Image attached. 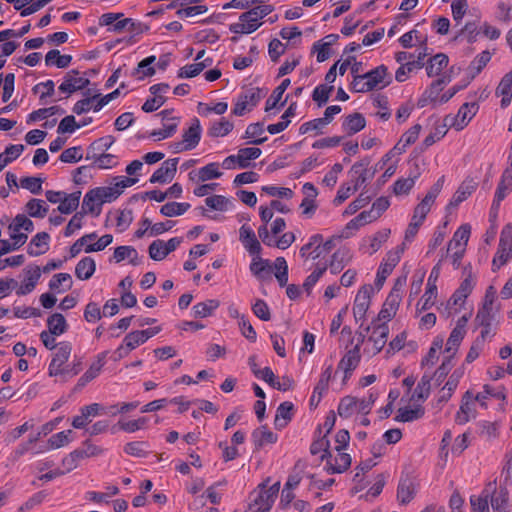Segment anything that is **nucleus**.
<instances>
[{
    "mask_svg": "<svg viewBox=\"0 0 512 512\" xmlns=\"http://www.w3.org/2000/svg\"><path fill=\"white\" fill-rule=\"evenodd\" d=\"M366 125L365 118L360 113H353L348 115L342 124V128L349 135L361 131Z\"/></svg>",
    "mask_w": 512,
    "mask_h": 512,
    "instance_id": "nucleus-32",
    "label": "nucleus"
},
{
    "mask_svg": "<svg viewBox=\"0 0 512 512\" xmlns=\"http://www.w3.org/2000/svg\"><path fill=\"white\" fill-rule=\"evenodd\" d=\"M496 489V482H490L486 485L479 496H471L470 503L473 512H490L489 497Z\"/></svg>",
    "mask_w": 512,
    "mask_h": 512,
    "instance_id": "nucleus-16",
    "label": "nucleus"
},
{
    "mask_svg": "<svg viewBox=\"0 0 512 512\" xmlns=\"http://www.w3.org/2000/svg\"><path fill=\"white\" fill-rule=\"evenodd\" d=\"M401 299L402 295L397 293V290L395 292H390L378 314V320L389 321L392 319L398 311Z\"/></svg>",
    "mask_w": 512,
    "mask_h": 512,
    "instance_id": "nucleus-18",
    "label": "nucleus"
},
{
    "mask_svg": "<svg viewBox=\"0 0 512 512\" xmlns=\"http://www.w3.org/2000/svg\"><path fill=\"white\" fill-rule=\"evenodd\" d=\"M512 190V181L501 177V181L498 184V187L495 192V198L492 204V208L497 209L500 205V202L507 196V194Z\"/></svg>",
    "mask_w": 512,
    "mask_h": 512,
    "instance_id": "nucleus-54",
    "label": "nucleus"
},
{
    "mask_svg": "<svg viewBox=\"0 0 512 512\" xmlns=\"http://www.w3.org/2000/svg\"><path fill=\"white\" fill-rule=\"evenodd\" d=\"M80 196V191L73 192L71 194L65 193V196H63L57 210L62 214L72 213L79 205Z\"/></svg>",
    "mask_w": 512,
    "mask_h": 512,
    "instance_id": "nucleus-38",
    "label": "nucleus"
},
{
    "mask_svg": "<svg viewBox=\"0 0 512 512\" xmlns=\"http://www.w3.org/2000/svg\"><path fill=\"white\" fill-rule=\"evenodd\" d=\"M189 208V203L169 202L161 207L160 212L166 217H174L184 214Z\"/></svg>",
    "mask_w": 512,
    "mask_h": 512,
    "instance_id": "nucleus-49",
    "label": "nucleus"
},
{
    "mask_svg": "<svg viewBox=\"0 0 512 512\" xmlns=\"http://www.w3.org/2000/svg\"><path fill=\"white\" fill-rule=\"evenodd\" d=\"M72 61L71 55H61L57 49L50 50L45 56V64L47 66L55 65L57 68H66Z\"/></svg>",
    "mask_w": 512,
    "mask_h": 512,
    "instance_id": "nucleus-37",
    "label": "nucleus"
},
{
    "mask_svg": "<svg viewBox=\"0 0 512 512\" xmlns=\"http://www.w3.org/2000/svg\"><path fill=\"white\" fill-rule=\"evenodd\" d=\"M403 251L404 243L402 244V246L397 247L395 250L389 251L387 253L386 259L384 260L383 263H381L378 269L375 282L376 286H378L379 288L382 287L386 278L392 273L395 266L399 263Z\"/></svg>",
    "mask_w": 512,
    "mask_h": 512,
    "instance_id": "nucleus-5",
    "label": "nucleus"
},
{
    "mask_svg": "<svg viewBox=\"0 0 512 512\" xmlns=\"http://www.w3.org/2000/svg\"><path fill=\"white\" fill-rule=\"evenodd\" d=\"M234 125L231 121L221 118L219 121L213 122L208 130V135L213 138L224 137L228 135Z\"/></svg>",
    "mask_w": 512,
    "mask_h": 512,
    "instance_id": "nucleus-40",
    "label": "nucleus"
},
{
    "mask_svg": "<svg viewBox=\"0 0 512 512\" xmlns=\"http://www.w3.org/2000/svg\"><path fill=\"white\" fill-rule=\"evenodd\" d=\"M41 276V270L38 266L26 271V278L17 290V295H26L32 292Z\"/></svg>",
    "mask_w": 512,
    "mask_h": 512,
    "instance_id": "nucleus-28",
    "label": "nucleus"
},
{
    "mask_svg": "<svg viewBox=\"0 0 512 512\" xmlns=\"http://www.w3.org/2000/svg\"><path fill=\"white\" fill-rule=\"evenodd\" d=\"M261 155V150L256 147L241 148L235 156L237 164L240 168L244 169L250 165V160H255Z\"/></svg>",
    "mask_w": 512,
    "mask_h": 512,
    "instance_id": "nucleus-39",
    "label": "nucleus"
},
{
    "mask_svg": "<svg viewBox=\"0 0 512 512\" xmlns=\"http://www.w3.org/2000/svg\"><path fill=\"white\" fill-rule=\"evenodd\" d=\"M477 183L472 178L465 179L457 191L453 195L452 200L450 201L448 207H457L460 203L465 201L476 189Z\"/></svg>",
    "mask_w": 512,
    "mask_h": 512,
    "instance_id": "nucleus-23",
    "label": "nucleus"
},
{
    "mask_svg": "<svg viewBox=\"0 0 512 512\" xmlns=\"http://www.w3.org/2000/svg\"><path fill=\"white\" fill-rule=\"evenodd\" d=\"M357 398L353 396H346L341 399L338 406V414L340 417L348 418L357 412Z\"/></svg>",
    "mask_w": 512,
    "mask_h": 512,
    "instance_id": "nucleus-51",
    "label": "nucleus"
},
{
    "mask_svg": "<svg viewBox=\"0 0 512 512\" xmlns=\"http://www.w3.org/2000/svg\"><path fill=\"white\" fill-rule=\"evenodd\" d=\"M95 193L97 194L98 200L101 204L106 202H112L119 197V192L114 188V186H104L94 188Z\"/></svg>",
    "mask_w": 512,
    "mask_h": 512,
    "instance_id": "nucleus-60",
    "label": "nucleus"
},
{
    "mask_svg": "<svg viewBox=\"0 0 512 512\" xmlns=\"http://www.w3.org/2000/svg\"><path fill=\"white\" fill-rule=\"evenodd\" d=\"M201 137V126L198 119H194L192 125L183 134V142L187 145L188 149L195 148Z\"/></svg>",
    "mask_w": 512,
    "mask_h": 512,
    "instance_id": "nucleus-34",
    "label": "nucleus"
},
{
    "mask_svg": "<svg viewBox=\"0 0 512 512\" xmlns=\"http://www.w3.org/2000/svg\"><path fill=\"white\" fill-rule=\"evenodd\" d=\"M221 176L222 172L219 171V164L215 162L207 164L198 171V180L201 182L217 179Z\"/></svg>",
    "mask_w": 512,
    "mask_h": 512,
    "instance_id": "nucleus-53",
    "label": "nucleus"
},
{
    "mask_svg": "<svg viewBox=\"0 0 512 512\" xmlns=\"http://www.w3.org/2000/svg\"><path fill=\"white\" fill-rule=\"evenodd\" d=\"M491 59L489 51H483L477 55L469 65V72L472 77L478 75Z\"/></svg>",
    "mask_w": 512,
    "mask_h": 512,
    "instance_id": "nucleus-56",
    "label": "nucleus"
},
{
    "mask_svg": "<svg viewBox=\"0 0 512 512\" xmlns=\"http://www.w3.org/2000/svg\"><path fill=\"white\" fill-rule=\"evenodd\" d=\"M431 377L428 375H424L419 383L417 384L413 394L412 400H425L430 393L431 388Z\"/></svg>",
    "mask_w": 512,
    "mask_h": 512,
    "instance_id": "nucleus-57",
    "label": "nucleus"
},
{
    "mask_svg": "<svg viewBox=\"0 0 512 512\" xmlns=\"http://www.w3.org/2000/svg\"><path fill=\"white\" fill-rule=\"evenodd\" d=\"M360 362L359 344H356L354 348L347 351V353L340 360L338 369L344 371V381L351 376V373Z\"/></svg>",
    "mask_w": 512,
    "mask_h": 512,
    "instance_id": "nucleus-17",
    "label": "nucleus"
},
{
    "mask_svg": "<svg viewBox=\"0 0 512 512\" xmlns=\"http://www.w3.org/2000/svg\"><path fill=\"white\" fill-rule=\"evenodd\" d=\"M264 96L260 88L254 87L242 92L235 103L233 114L243 116L247 111H251Z\"/></svg>",
    "mask_w": 512,
    "mask_h": 512,
    "instance_id": "nucleus-4",
    "label": "nucleus"
},
{
    "mask_svg": "<svg viewBox=\"0 0 512 512\" xmlns=\"http://www.w3.org/2000/svg\"><path fill=\"white\" fill-rule=\"evenodd\" d=\"M145 342L146 339L141 330L128 333L123 339V343L127 349L126 354H129L132 350Z\"/></svg>",
    "mask_w": 512,
    "mask_h": 512,
    "instance_id": "nucleus-52",
    "label": "nucleus"
},
{
    "mask_svg": "<svg viewBox=\"0 0 512 512\" xmlns=\"http://www.w3.org/2000/svg\"><path fill=\"white\" fill-rule=\"evenodd\" d=\"M128 258L129 262L137 266L141 263V259L138 255V252L136 249L132 246H119L115 248L113 253V259L115 262L119 263L123 261L124 259Z\"/></svg>",
    "mask_w": 512,
    "mask_h": 512,
    "instance_id": "nucleus-29",
    "label": "nucleus"
},
{
    "mask_svg": "<svg viewBox=\"0 0 512 512\" xmlns=\"http://www.w3.org/2000/svg\"><path fill=\"white\" fill-rule=\"evenodd\" d=\"M465 278L461 282L458 289L453 293L449 300V304L452 305H462L465 299L471 294L474 286L475 280L472 274L471 269L465 267L464 269Z\"/></svg>",
    "mask_w": 512,
    "mask_h": 512,
    "instance_id": "nucleus-9",
    "label": "nucleus"
},
{
    "mask_svg": "<svg viewBox=\"0 0 512 512\" xmlns=\"http://www.w3.org/2000/svg\"><path fill=\"white\" fill-rule=\"evenodd\" d=\"M89 83L88 78L80 76L79 71L73 69L65 74L63 82L59 85L58 89L67 96H70L74 92L86 88Z\"/></svg>",
    "mask_w": 512,
    "mask_h": 512,
    "instance_id": "nucleus-7",
    "label": "nucleus"
},
{
    "mask_svg": "<svg viewBox=\"0 0 512 512\" xmlns=\"http://www.w3.org/2000/svg\"><path fill=\"white\" fill-rule=\"evenodd\" d=\"M497 312L498 309L494 310V308L481 307L476 314L475 322L478 326L495 324Z\"/></svg>",
    "mask_w": 512,
    "mask_h": 512,
    "instance_id": "nucleus-55",
    "label": "nucleus"
},
{
    "mask_svg": "<svg viewBox=\"0 0 512 512\" xmlns=\"http://www.w3.org/2000/svg\"><path fill=\"white\" fill-rule=\"evenodd\" d=\"M475 395L468 390L462 397L461 405L459 411L456 413L455 421L458 424H465L470 419L476 417V409H475Z\"/></svg>",
    "mask_w": 512,
    "mask_h": 512,
    "instance_id": "nucleus-10",
    "label": "nucleus"
},
{
    "mask_svg": "<svg viewBox=\"0 0 512 512\" xmlns=\"http://www.w3.org/2000/svg\"><path fill=\"white\" fill-rule=\"evenodd\" d=\"M438 276H439V268H438V266H435L432 269L431 274L428 278L426 291H425L424 295L422 296L420 302L418 303V305H421V308H420L421 311L428 310L435 303V300L437 297L436 280H437Z\"/></svg>",
    "mask_w": 512,
    "mask_h": 512,
    "instance_id": "nucleus-11",
    "label": "nucleus"
},
{
    "mask_svg": "<svg viewBox=\"0 0 512 512\" xmlns=\"http://www.w3.org/2000/svg\"><path fill=\"white\" fill-rule=\"evenodd\" d=\"M424 415V408L420 405L414 408H401L398 411L396 420L401 422H411L420 419Z\"/></svg>",
    "mask_w": 512,
    "mask_h": 512,
    "instance_id": "nucleus-47",
    "label": "nucleus"
},
{
    "mask_svg": "<svg viewBox=\"0 0 512 512\" xmlns=\"http://www.w3.org/2000/svg\"><path fill=\"white\" fill-rule=\"evenodd\" d=\"M471 233L469 224L461 225L454 233L453 238L450 240L447 248V253L453 249L465 250Z\"/></svg>",
    "mask_w": 512,
    "mask_h": 512,
    "instance_id": "nucleus-24",
    "label": "nucleus"
},
{
    "mask_svg": "<svg viewBox=\"0 0 512 512\" xmlns=\"http://www.w3.org/2000/svg\"><path fill=\"white\" fill-rule=\"evenodd\" d=\"M421 128L420 124H415L402 135L400 142L395 146V149H399V154L404 152L407 146L413 144L418 139Z\"/></svg>",
    "mask_w": 512,
    "mask_h": 512,
    "instance_id": "nucleus-44",
    "label": "nucleus"
},
{
    "mask_svg": "<svg viewBox=\"0 0 512 512\" xmlns=\"http://www.w3.org/2000/svg\"><path fill=\"white\" fill-rule=\"evenodd\" d=\"M489 498L493 512H507L509 494L506 488H496Z\"/></svg>",
    "mask_w": 512,
    "mask_h": 512,
    "instance_id": "nucleus-27",
    "label": "nucleus"
},
{
    "mask_svg": "<svg viewBox=\"0 0 512 512\" xmlns=\"http://www.w3.org/2000/svg\"><path fill=\"white\" fill-rule=\"evenodd\" d=\"M206 205L214 210L226 211L231 201L222 195H213L205 199Z\"/></svg>",
    "mask_w": 512,
    "mask_h": 512,
    "instance_id": "nucleus-64",
    "label": "nucleus"
},
{
    "mask_svg": "<svg viewBox=\"0 0 512 512\" xmlns=\"http://www.w3.org/2000/svg\"><path fill=\"white\" fill-rule=\"evenodd\" d=\"M267 482L258 485V489L251 494L248 512H270L280 490V482L267 488Z\"/></svg>",
    "mask_w": 512,
    "mask_h": 512,
    "instance_id": "nucleus-1",
    "label": "nucleus"
},
{
    "mask_svg": "<svg viewBox=\"0 0 512 512\" xmlns=\"http://www.w3.org/2000/svg\"><path fill=\"white\" fill-rule=\"evenodd\" d=\"M72 345L69 342L58 343L57 349L53 354L51 362L48 367V374L51 377L65 375L66 362L71 356Z\"/></svg>",
    "mask_w": 512,
    "mask_h": 512,
    "instance_id": "nucleus-3",
    "label": "nucleus"
},
{
    "mask_svg": "<svg viewBox=\"0 0 512 512\" xmlns=\"http://www.w3.org/2000/svg\"><path fill=\"white\" fill-rule=\"evenodd\" d=\"M492 397H496L498 399H505V394L502 391L496 392L491 386L484 385L483 391L475 395V400L479 403V405L483 408H487L486 400Z\"/></svg>",
    "mask_w": 512,
    "mask_h": 512,
    "instance_id": "nucleus-58",
    "label": "nucleus"
},
{
    "mask_svg": "<svg viewBox=\"0 0 512 512\" xmlns=\"http://www.w3.org/2000/svg\"><path fill=\"white\" fill-rule=\"evenodd\" d=\"M326 466L325 469L328 473H342L346 471L351 465V457L349 454L344 453L343 451L338 452V455L333 458H326Z\"/></svg>",
    "mask_w": 512,
    "mask_h": 512,
    "instance_id": "nucleus-21",
    "label": "nucleus"
},
{
    "mask_svg": "<svg viewBox=\"0 0 512 512\" xmlns=\"http://www.w3.org/2000/svg\"><path fill=\"white\" fill-rule=\"evenodd\" d=\"M293 404L291 402L281 403L276 411L274 424L276 428L282 429L292 419Z\"/></svg>",
    "mask_w": 512,
    "mask_h": 512,
    "instance_id": "nucleus-33",
    "label": "nucleus"
},
{
    "mask_svg": "<svg viewBox=\"0 0 512 512\" xmlns=\"http://www.w3.org/2000/svg\"><path fill=\"white\" fill-rule=\"evenodd\" d=\"M322 241L323 237L321 234L311 236L308 243L301 247L300 256L306 260H316L320 258L325 253L322 247Z\"/></svg>",
    "mask_w": 512,
    "mask_h": 512,
    "instance_id": "nucleus-15",
    "label": "nucleus"
},
{
    "mask_svg": "<svg viewBox=\"0 0 512 512\" xmlns=\"http://www.w3.org/2000/svg\"><path fill=\"white\" fill-rule=\"evenodd\" d=\"M373 105L379 109V111L376 113V115L386 121L391 117V112L388 107V99L384 95H377L373 99Z\"/></svg>",
    "mask_w": 512,
    "mask_h": 512,
    "instance_id": "nucleus-63",
    "label": "nucleus"
},
{
    "mask_svg": "<svg viewBox=\"0 0 512 512\" xmlns=\"http://www.w3.org/2000/svg\"><path fill=\"white\" fill-rule=\"evenodd\" d=\"M101 205L102 204L98 200L94 189H91L85 194L82 203V209L84 213H95V215H99L101 212Z\"/></svg>",
    "mask_w": 512,
    "mask_h": 512,
    "instance_id": "nucleus-43",
    "label": "nucleus"
},
{
    "mask_svg": "<svg viewBox=\"0 0 512 512\" xmlns=\"http://www.w3.org/2000/svg\"><path fill=\"white\" fill-rule=\"evenodd\" d=\"M449 59L446 54L439 53L430 58L426 67L427 75L429 77L437 76L448 65Z\"/></svg>",
    "mask_w": 512,
    "mask_h": 512,
    "instance_id": "nucleus-36",
    "label": "nucleus"
},
{
    "mask_svg": "<svg viewBox=\"0 0 512 512\" xmlns=\"http://www.w3.org/2000/svg\"><path fill=\"white\" fill-rule=\"evenodd\" d=\"M239 240L250 255H260L262 247L251 227L248 225L240 227Z\"/></svg>",
    "mask_w": 512,
    "mask_h": 512,
    "instance_id": "nucleus-14",
    "label": "nucleus"
},
{
    "mask_svg": "<svg viewBox=\"0 0 512 512\" xmlns=\"http://www.w3.org/2000/svg\"><path fill=\"white\" fill-rule=\"evenodd\" d=\"M461 326L462 325H460L459 327H455L447 340L445 353L449 358L454 357L459 345L461 344L465 336L466 330H462Z\"/></svg>",
    "mask_w": 512,
    "mask_h": 512,
    "instance_id": "nucleus-31",
    "label": "nucleus"
},
{
    "mask_svg": "<svg viewBox=\"0 0 512 512\" xmlns=\"http://www.w3.org/2000/svg\"><path fill=\"white\" fill-rule=\"evenodd\" d=\"M96 270V263L91 257L82 258L75 267V275L80 280L90 279Z\"/></svg>",
    "mask_w": 512,
    "mask_h": 512,
    "instance_id": "nucleus-30",
    "label": "nucleus"
},
{
    "mask_svg": "<svg viewBox=\"0 0 512 512\" xmlns=\"http://www.w3.org/2000/svg\"><path fill=\"white\" fill-rule=\"evenodd\" d=\"M261 26L260 19L254 10L250 9L239 16V21L230 25V31L235 34H250Z\"/></svg>",
    "mask_w": 512,
    "mask_h": 512,
    "instance_id": "nucleus-6",
    "label": "nucleus"
},
{
    "mask_svg": "<svg viewBox=\"0 0 512 512\" xmlns=\"http://www.w3.org/2000/svg\"><path fill=\"white\" fill-rule=\"evenodd\" d=\"M330 442L327 439L326 435L319 436L318 439L314 440L310 446V452L313 455H316L323 451L321 455V460H325L326 458H331V452L329 451Z\"/></svg>",
    "mask_w": 512,
    "mask_h": 512,
    "instance_id": "nucleus-50",
    "label": "nucleus"
},
{
    "mask_svg": "<svg viewBox=\"0 0 512 512\" xmlns=\"http://www.w3.org/2000/svg\"><path fill=\"white\" fill-rule=\"evenodd\" d=\"M389 327L386 323L373 324V331L369 341L373 343V355L378 354L387 342Z\"/></svg>",
    "mask_w": 512,
    "mask_h": 512,
    "instance_id": "nucleus-20",
    "label": "nucleus"
},
{
    "mask_svg": "<svg viewBox=\"0 0 512 512\" xmlns=\"http://www.w3.org/2000/svg\"><path fill=\"white\" fill-rule=\"evenodd\" d=\"M390 233L391 231L388 228L376 232L371 238L369 253L373 254L377 252L381 248L382 244L388 240Z\"/></svg>",
    "mask_w": 512,
    "mask_h": 512,
    "instance_id": "nucleus-62",
    "label": "nucleus"
},
{
    "mask_svg": "<svg viewBox=\"0 0 512 512\" xmlns=\"http://www.w3.org/2000/svg\"><path fill=\"white\" fill-rule=\"evenodd\" d=\"M351 259V255L348 249H338L333 255L330 262V269L332 273L340 272L344 266Z\"/></svg>",
    "mask_w": 512,
    "mask_h": 512,
    "instance_id": "nucleus-41",
    "label": "nucleus"
},
{
    "mask_svg": "<svg viewBox=\"0 0 512 512\" xmlns=\"http://www.w3.org/2000/svg\"><path fill=\"white\" fill-rule=\"evenodd\" d=\"M478 110L476 103H464L456 115H447L444 118L446 127L454 128L456 131L463 130Z\"/></svg>",
    "mask_w": 512,
    "mask_h": 512,
    "instance_id": "nucleus-2",
    "label": "nucleus"
},
{
    "mask_svg": "<svg viewBox=\"0 0 512 512\" xmlns=\"http://www.w3.org/2000/svg\"><path fill=\"white\" fill-rule=\"evenodd\" d=\"M277 439V435L270 431L266 425H263L252 432V441L256 450L261 449L266 444L275 443Z\"/></svg>",
    "mask_w": 512,
    "mask_h": 512,
    "instance_id": "nucleus-25",
    "label": "nucleus"
},
{
    "mask_svg": "<svg viewBox=\"0 0 512 512\" xmlns=\"http://www.w3.org/2000/svg\"><path fill=\"white\" fill-rule=\"evenodd\" d=\"M512 255V248L507 246L498 245V250L492 261V270L497 271L502 265H504Z\"/></svg>",
    "mask_w": 512,
    "mask_h": 512,
    "instance_id": "nucleus-59",
    "label": "nucleus"
},
{
    "mask_svg": "<svg viewBox=\"0 0 512 512\" xmlns=\"http://www.w3.org/2000/svg\"><path fill=\"white\" fill-rule=\"evenodd\" d=\"M50 236L46 232L37 233L30 241L28 246V254L31 256H39L44 254L48 249Z\"/></svg>",
    "mask_w": 512,
    "mask_h": 512,
    "instance_id": "nucleus-26",
    "label": "nucleus"
},
{
    "mask_svg": "<svg viewBox=\"0 0 512 512\" xmlns=\"http://www.w3.org/2000/svg\"><path fill=\"white\" fill-rule=\"evenodd\" d=\"M178 158L168 159L152 174L151 183H167L171 181L176 173Z\"/></svg>",
    "mask_w": 512,
    "mask_h": 512,
    "instance_id": "nucleus-13",
    "label": "nucleus"
},
{
    "mask_svg": "<svg viewBox=\"0 0 512 512\" xmlns=\"http://www.w3.org/2000/svg\"><path fill=\"white\" fill-rule=\"evenodd\" d=\"M370 165V159L364 158L359 162H356L351 170V181L354 182L353 188L357 191L358 188L364 184L368 179V166Z\"/></svg>",
    "mask_w": 512,
    "mask_h": 512,
    "instance_id": "nucleus-22",
    "label": "nucleus"
},
{
    "mask_svg": "<svg viewBox=\"0 0 512 512\" xmlns=\"http://www.w3.org/2000/svg\"><path fill=\"white\" fill-rule=\"evenodd\" d=\"M290 85V79H284L279 86H277L270 97L266 101L265 105V111L269 112L270 110L274 109L278 102L281 100L284 92Z\"/></svg>",
    "mask_w": 512,
    "mask_h": 512,
    "instance_id": "nucleus-46",
    "label": "nucleus"
},
{
    "mask_svg": "<svg viewBox=\"0 0 512 512\" xmlns=\"http://www.w3.org/2000/svg\"><path fill=\"white\" fill-rule=\"evenodd\" d=\"M480 30L476 21L467 22L454 37V40H458L461 36L465 35L468 43L472 44L476 42L477 36Z\"/></svg>",
    "mask_w": 512,
    "mask_h": 512,
    "instance_id": "nucleus-48",
    "label": "nucleus"
},
{
    "mask_svg": "<svg viewBox=\"0 0 512 512\" xmlns=\"http://www.w3.org/2000/svg\"><path fill=\"white\" fill-rule=\"evenodd\" d=\"M372 292L373 287L371 285H365L358 291L353 305V315L356 322L365 320L366 313L370 307Z\"/></svg>",
    "mask_w": 512,
    "mask_h": 512,
    "instance_id": "nucleus-8",
    "label": "nucleus"
},
{
    "mask_svg": "<svg viewBox=\"0 0 512 512\" xmlns=\"http://www.w3.org/2000/svg\"><path fill=\"white\" fill-rule=\"evenodd\" d=\"M49 331L54 335H61L66 332L68 325L64 316L60 313H54L47 320Z\"/></svg>",
    "mask_w": 512,
    "mask_h": 512,
    "instance_id": "nucleus-45",
    "label": "nucleus"
},
{
    "mask_svg": "<svg viewBox=\"0 0 512 512\" xmlns=\"http://www.w3.org/2000/svg\"><path fill=\"white\" fill-rule=\"evenodd\" d=\"M220 303L216 299H209L204 302L197 303L193 306V313L195 317L205 318L210 316L218 307Z\"/></svg>",
    "mask_w": 512,
    "mask_h": 512,
    "instance_id": "nucleus-42",
    "label": "nucleus"
},
{
    "mask_svg": "<svg viewBox=\"0 0 512 512\" xmlns=\"http://www.w3.org/2000/svg\"><path fill=\"white\" fill-rule=\"evenodd\" d=\"M363 75L367 80V83H369L371 86L372 90L377 88H384L388 86L392 81L385 65H380Z\"/></svg>",
    "mask_w": 512,
    "mask_h": 512,
    "instance_id": "nucleus-12",
    "label": "nucleus"
},
{
    "mask_svg": "<svg viewBox=\"0 0 512 512\" xmlns=\"http://www.w3.org/2000/svg\"><path fill=\"white\" fill-rule=\"evenodd\" d=\"M424 66L423 62H411L402 64L395 73V79L398 82H404L408 78V74L415 69H421Z\"/></svg>",
    "mask_w": 512,
    "mask_h": 512,
    "instance_id": "nucleus-61",
    "label": "nucleus"
},
{
    "mask_svg": "<svg viewBox=\"0 0 512 512\" xmlns=\"http://www.w3.org/2000/svg\"><path fill=\"white\" fill-rule=\"evenodd\" d=\"M416 493V483L408 475L401 477L397 487V499L401 504H408Z\"/></svg>",
    "mask_w": 512,
    "mask_h": 512,
    "instance_id": "nucleus-19",
    "label": "nucleus"
},
{
    "mask_svg": "<svg viewBox=\"0 0 512 512\" xmlns=\"http://www.w3.org/2000/svg\"><path fill=\"white\" fill-rule=\"evenodd\" d=\"M26 212L30 217L44 218L48 211L49 206L42 199L33 198L26 203Z\"/></svg>",
    "mask_w": 512,
    "mask_h": 512,
    "instance_id": "nucleus-35",
    "label": "nucleus"
}]
</instances>
